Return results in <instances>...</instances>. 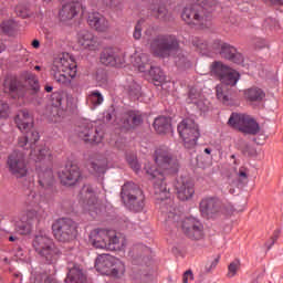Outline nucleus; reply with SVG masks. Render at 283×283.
<instances>
[{"label": "nucleus", "mask_w": 283, "mask_h": 283, "mask_svg": "<svg viewBox=\"0 0 283 283\" xmlns=\"http://www.w3.org/2000/svg\"><path fill=\"white\" fill-rule=\"evenodd\" d=\"M116 116V109L114 106H109L106 112H104V118L106 119L107 123L112 120Z\"/></svg>", "instance_id": "60"}, {"label": "nucleus", "mask_w": 283, "mask_h": 283, "mask_svg": "<svg viewBox=\"0 0 283 283\" xmlns=\"http://www.w3.org/2000/svg\"><path fill=\"white\" fill-rule=\"evenodd\" d=\"M127 163L134 171H140V164L138 163V159L136 157H127Z\"/></svg>", "instance_id": "57"}, {"label": "nucleus", "mask_w": 283, "mask_h": 283, "mask_svg": "<svg viewBox=\"0 0 283 283\" xmlns=\"http://www.w3.org/2000/svg\"><path fill=\"white\" fill-rule=\"evenodd\" d=\"M102 14L98 13V12H93V13H90L88 14V18H87V23L91 28H93L94 25H96L97 22L101 21L102 19Z\"/></svg>", "instance_id": "53"}, {"label": "nucleus", "mask_w": 283, "mask_h": 283, "mask_svg": "<svg viewBox=\"0 0 283 283\" xmlns=\"http://www.w3.org/2000/svg\"><path fill=\"white\" fill-rule=\"evenodd\" d=\"M155 163L161 174H178L180 169V163L178 158L174 157L171 150L167 146H159L155 150Z\"/></svg>", "instance_id": "8"}, {"label": "nucleus", "mask_w": 283, "mask_h": 283, "mask_svg": "<svg viewBox=\"0 0 283 283\" xmlns=\"http://www.w3.org/2000/svg\"><path fill=\"white\" fill-rule=\"evenodd\" d=\"M216 94L218 101L227 105L231 101V90L224 84H219L216 87Z\"/></svg>", "instance_id": "36"}, {"label": "nucleus", "mask_w": 283, "mask_h": 283, "mask_svg": "<svg viewBox=\"0 0 283 283\" xmlns=\"http://www.w3.org/2000/svg\"><path fill=\"white\" fill-rule=\"evenodd\" d=\"M245 96L248 101L255 103V102L262 101L264 96H266V94L261 88L252 87L245 92Z\"/></svg>", "instance_id": "40"}, {"label": "nucleus", "mask_w": 283, "mask_h": 283, "mask_svg": "<svg viewBox=\"0 0 283 283\" xmlns=\"http://www.w3.org/2000/svg\"><path fill=\"white\" fill-rule=\"evenodd\" d=\"M175 189L177 191V198L182 202L191 200L196 189L193 188V182L187 177H180L175 184Z\"/></svg>", "instance_id": "17"}, {"label": "nucleus", "mask_w": 283, "mask_h": 283, "mask_svg": "<svg viewBox=\"0 0 283 283\" xmlns=\"http://www.w3.org/2000/svg\"><path fill=\"white\" fill-rule=\"evenodd\" d=\"M181 19L188 25H197L198 28H211L213 15L207 7L200 3L189 4L184 8Z\"/></svg>", "instance_id": "4"}, {"label": "nucleus", "mask_w": 283, "mask_h": 283, "mask_svg": "<svg viewBox=\"0 0 283 283\" xmlns=\"http://www.w3.org/2000/svg\"><path fill=\"white\" fill-rule=\"evenodd\" d=\"M145 123V116L140 111H127L123 114L122 117V127L126 129V132H134V129H138V127H143Z\"/></svg>", "instance_id": "15"}, {"label": "nucleus", "mask_w": 283, "mask_h": 283, "mask_svg": "<svg viewBox=\"0 0 283 283\" xmlns=\"http://www.w3.org/2000/svg\"><path fill=\"white\" fill-rule=\"evenodd\" d=\"M77 42L84 50H91L92 52L98 50V38L88 30H82L77 33Z\"/></svg>", "instance_id": "21"}, {"label": "nucleus", "mask_w": 283, "mask_h": 283, "mask_svg": "<svg viewBox=\"0 0 283 283\" xmlns=\"http://www.w3.org/2000/svg\"><path fill=\"white\" fill-rule=\"evenodd\" d=\"M78 224L71 218H59L52 224V232L57 242H72L76 240Z\"/></svg>", "instance_id": "7"}, {"label": "nucleus", "mask_w": 283, "mask_h": 283, "mask_svg": "<svg viewBox=\"0 0 283 283\" xmlns=\"http://www.w3.org/2000/svg\"><path fill=\"white\" fill-rule=\"evenodd\" d=\"M65 283H88L87 274L81 269V265L73 264L69 266V272L66 274Z\"/></svg>", "instance_id": "22"}, {"label": "nucleus", "mask_w": 283, "mask_h": 283, "mask_svg": "<svg viewBox=\"0 0 283 283\" xmlns=\"http://www.w3.org/2000/svg\"><path fill=\"white\" fill-rule=\"evenodd\" d=\"M115 256L104 254L96 260L95 266L102 275H109L112 273V266L114 264Z\"/></svg>", "instance_id": "25"}, {"label": "nucleus", "mask_w": 283, "mask_h": 283, "mask_svg": "<svg viewBox=\"0 0 283 283\" xmlns=\"http://www.w3.org/2000/svg\"><path fill=\"white\" fill-rule=\"evenodd\" d=\"M61 185L64 187H74L81 180V168L78 166L70 164L59 172Z\"/></svg>", "instance_id": "14"}, {"label": "nucleus", "mask_w": 283, "mask_h": 283, "mask_svg": "<svg viewBox=\"0 0 283 283\" xmlns=\"http://www.w3.org/2000/svg\"><path fill=\"white\" fill-rule=\"evenodd\" d=\"M39 185L43 189H48V187H52L54 185V172L52 168H46L45 170L38 171Z\"/></svg>", "instance_id": "28"}, {"label": "nucleus", "mask_w": 283, "mask_h": 283, "mask_svg": "<svg viewBox=\"0 0 283 283\" xmlns=\"http://www.w3.org/2000/svg\"><path fill=\"white\" fill-rule=\"evenodd\" d=\"M3 90L12 98H23L25 96V84L17 77H7L3 82Z\"/></svg>", "instance_id": "18"}, {"label": "nucleus", "mask_w": 283, "mask_h": 283, "mask_svg": "<svg viewBox=\"0 0 283 283\" xmlns=\"http://www.w3.org/2000/svg\"><path fill=\"white\" fill-rule=\"evenodd\" d=\"M17 24L12 20L4 21L1 23V30L2 32H4V34H12Z\"/></svg>", "instance_id": "50"}, {"label": "nucleus", "mask_w": 283, "mask_h": 283, "mask_svg": "<svg viewBox=\"0 0 283 283\" xmlns=\"http://www.w3.org/2000/svg\"><path fill=\"white\" fill-rule=\"evenodd\" d=\"M51 98H52L53 105L55 107H63L64 99H63V95H61V93H53L51 95Z\"/></svg>", "instance_id": "55"}, {"label": "nucleus", "mask_w": 283, "mask_h": 283, "mask_svg": "<svg viewBox=\"0 0 283 283\" xmlns=\"http://www.w3.org/2000/svg\"><path fill=\"white\" fill-rule=\"evenodd\" d=\"M51 74L54 81H56V83H60L61 85H64V87H69V85H72V76L65 75V73H63L62 71L51 70Z\"/></svg>", "instance_id": "41"}, {"label": "nucleus", "mask_w": 283, "mask_h": 283, "mask_svg": "<svg viewBox=\"0 0 283 283\" xmlns=\"http://www.w3.org/2000/svg\"><path fill=\"white\" fill-rule=\"evenodd\" d=\"M220 262V255H218L214 260L212 261H207L206 264V273H211L213 269L218 266V263Z\"/></svg>", "instance_id": "59"}, {"label": "nucleus", "mask_w": 283, "mask_h": 283, "mask_svg": "<svg viewBox=\"0 0 283 283\" xmlns=\"http://www.w3.org/2000/svg\"><path fill=\"white\" fill-rule=\"evenodd\" d=\"M201 98H202V95L200 94V92H198V90L190 88L186 101L188 105H191V104L196 105V103H198Z\"/></svg>", "instance_id": "47"}, {"label": "nucleus", "mask_w": 283, "mask_h": 283, "mask_svg": "<svg viewBox=\"0 0 283 283\" xmlns=\"http://www.w3.org/2000/svg\"><path fill=\"white\" fill-rule=\"evenodd\" d=\"M139 72H148L150 78L156 83H163L165 81V73L158 66H151L150 64H139Z\"/></svg>", "instance_id": "27"}, {"label": "nucleus", "mask_w": 283, "mask_h": 283, "mask_svg": "<svg viewBox=\"0 0 283 283\" xmlns=\"http://www.w3.org/2000/svg\"><path fill=\"white\" fill-rule=\"evenodd\" d=\"M195 105L200 112H209V99H206L205 97H201Z\"/></svg>", "instance_id": "54"}, {"label": "nucleus", "mask_w": 283, "mask_h": 283, "mask_svg": "<svg viewBox=\"0 0 283 283\" xmlns=\"http://www.w3.org/2000/svg\"><path fill=\"white\" fill-rule=\"evenodd\" d=\"M211 48L216 54H219L221 59L235 63L237 65H242L244 63V55L238 51V49L230 43L222 40H214Z\"/></svg>", "instance_id": "10"}, {"label": "nucleus", "mask_w": 283, "mask_h": 283, "mask_svg": "<svg viewBox=\"0 0 283 283\" xmlns=\"http://www.w3.org/2000/svg\"><path fill=\"white\" fill-rule=\"evenodd\" d=\"M123 247H125V239H120L115 232L109 231V241L106 243V251H120Z\"/></svg>", "instance_id": "35"}, {"label": "nucleus", "mask_w": 283, "mask_h": 283, "mask_svg": "<svg viewBox=\"0 0 283 283\" xmlns=\"http://www.w3.org/2000/svg\"><path fill=\"white\" fill-rule=\"evenodd\" d=\"M95 81H97L99 85H105V83H107V71H105V69H98L95 73Z\"/></svg>", "instance_id": "51"}, {"label": "nucleus", "mask_w": 283, "mask_h": 283, "mask_svg": "<svg viewBox=\"0 0 283 283\" xmlns=\"http://www.w3.org/2000/svg\"><path fill=\"white\" fill-rule=\"evenodd\" d=\"M109 275H112L113 277H120L122 275H125V263H123V261H120L116 256L113 261Z\"/></svg>", "instance_id": "39"}, {"label": "nucleus", "mask_w": 283, "mask_h": 283, "mask_svg": "<svg viewBox=\"0 0 283 283\" xmlns=\"http://www.w3.org/2000/svg\"><path fill=\"white\" fill-rule=\"evenodd\" d=\"M76 62L70 56V54L57 57L53 61L52 72H67L71 78L76 76Z\"/></svg>", "instance_id": "16"}, {"label": "nucleus", "mask_w": 283, "mask_h": 283, "mask_svg": "<svg viewBox=\"0 0 283 283\" xmlns=\"http://www.w3.org/2000/svg\"><path fill=\"white\" fill-rule=\"evenodd\" d=\"M140 193H144L140 186L134 181H128L122 186L120 198L123 202H126L127 200H132V198H136V196H139Z\"/></svg>", "instance_id": "24"}, {"label": "nucleus", "mask_w": 283, "mask_h": 283, "mask_svg": "<svg viewBox=\"0 0 283 283\" xmlns=\"http://www.w3.org/2000/svg\"><path fill=\"white\" fill-rule=\"evenodd\" d=\"M14 123L18 129L25 134L18 138V147H27L28 144L32 147V145L39 143V132L34 130V117L28 109L19 111L14 117Z\"/></svg>", "instance_id": "3"}, {"label": "nucleus", "mask_w": 283, "mask_h": 283, "mask_svg": "<svg viewBox=\"0 0 283 283\" xmlns=\"http://www.w3.org/2000/svg\"><path fill=\"white\" fill-rule=\"evenodd\" d=\"M189 280H193V272L188 270L182 275V283H189Z\"/></svg>", "instance_id": "63"}, {"label": "nucleus", "mask_w": 283, "mask_h": 283, "mask_svg": "<svg viewBox=\"0 0 283 283\" xmlns=\"http://www.w3.org/2000/svg\"><path fill=\"white\" fill-rule=\"evenodd\" d=\"M15 231L20 235H29V233L32 231V226L25 221H17Z\"/></svg>", "instance_id": "45"}, {"label": "nucleus", "mask_w": 283, "mask_h": 283, "mask_svg": "<svg viewBox=\"0 0 283 283\" xmlns=\"http://www.w3.org/2000/svg\"><path fill=\"white\" fill-rule=\"evenodd\" d=\"M144 171L154 181V195L160 205L161 213L168 216L167 222H178L179 218L174 213V201L169 199L170 192L167 187V181L165 178V172L156 169L151 164H146Z\"/></svg>", "instance_id": "1"}, {"label": "nucleus", "mask_w": 283, "mask_h": 283, "mask_svg": "<svg viewBox=\"0 0 283 283\" xmlns=\"http://www.w3.org/2000/svg\"><path fill=\"white\" fill-rule=\"evenodd\" d=\"M186 149H193L200 138V128L192 118L184 119L177 127Z\"/></svg>", "instance_id": "9"}, {"label": "nucleus", "mask_w": 283, "mask_h": 283, "mask_svg": "<svg viewBox=\"0 0 283 283\" xmlns=\"http://www.w3.org/2000/svg\"><path fill=\"white\" fill-rule=\"evenodd\" d=\"M181 229L190 240H202L205 238V226L193 217L186 218L181 223Z\"/></svg>", "instance_id": "13"}, {"label": "nucleus", "mask_w": 283, "mask_h": 283, "mask_svg": "<svg viewBox=\"0 0 283 283\" xmlns=\"http://www.w3.org/2000/svg\"><path fill=\"white\" fill-rule=\"evenodd\" d=\"M82 191L87 200L88 207H96V205L98 203V199L94 193V188H92V186H84Z\"/></svg>", "instance_id": "42"}, {"label": "nucleus", "mask_w": 283, "mask_h": 283, "mask_svg": "<svg viewBox=\"0 0 283 283\" xmlns=\"http://www.w3.org/2000/svg\"><path fill=\"white\" fill-rule=\"evenodd\" d=\"M178 50H180V42L176 35L159 34L150 41V52L157 59H169Z\"/></svg>", "instance_id": "5"}, {"label": "nucleus", "mask_w": 283, "mask_h": 283, "mask_svg": "<svg viewBox=\"0 0 283 283\" xmlns=\"http://www.w3.org/2000/svg\"><path fill=\"white\" fill-rule=\"evenodd\" d=\"M64 101L66 102V109H72L74 107V98L72 95H66Z\"/></svg>", "instance_id": "64"}, {"label": "nucleus", "mask_w": 283, "mask_h": 283, "mask_svg": "<svg viewBox=\"0 0 283 283\" xmlns=\"http://www.w3.org/2000/svg\"><path fill=\"white\" fill-rule=\"evenodd\" d=\"M240 269V260L232 261L228 266V277H234Z\"/></svg>", "instance_id": "52"}, {"label": "nucleus", "mask_w": 283, "mask_h": 283, "mask_svg": "<svg viewBox=\"0 0 283 283\" xmlns=\"http://www.w3.org/2000/svg\"><path fill=\"white\" fill-rule=\"evenodd\" d=\"M264 27L270 28V30H275L280 28V22L276 19L268 18L264 21Z\"/></svg>", "instance_id": "56"}, {"label": "nucleus", "mask_w": 283, "mask_h": 283, "mask_svg": "<svg viewBox=\"0 0 283 283\" xmlns=\"http://www.w3.org/2000/svg\"><path fill=\"white\" fill-rule=\"evenodd\" d=\"M191 43L199 52H207V50H209V42L202 38H192Z\"/></svg>", "instance_id": "46"}, {"label": "nucleus", "mask_w": 283, "mask_h": 283, "mask_svg": "<svg viewBox=\"0 0 283 283\" xmlns=\"http://www.w3.org/2000/svg\"><path fill=\"white\" fill-rule=\"evenodd\" d=\"M126 208L134 213H140L145 209V192L136 195L127 201H124Z\"/></svg>", "instance_id": "26"}, {"label": "nucleus", "mask_w": 283, "mask_h": 283, "mask_svg": "<svg viewBox=\"0 0 283 283\" xmlns=\"http://www.w3.org/2000/svg\"><path fill=\"white\" fill-rule=\"evenodd\" d=\"M239 148L244 156H258V150L255 149V147L251 146V144L244 140H240Z\"/></svg>", "instance_id": "44"}, {"label": "nucleus", "mask_w": 283, "mask_h": 283, "mask_svg": "<svg viewBox=\"0 0 283 283\" xmlns=\"http://www.w3.org/2000/svg\"><path fill=\"white\" fill-rule=\"evenodd\" d=\"M99 61L102 65L109 67H123L125 65V57L116 54L112 49L104 50L99 55Z\"/></svg>", "instance_id": "19"}, {"label": "nucleus", "mask_w": 283, "mask_h": 283, "mask_svg": "<svg viewBox=\"0 0 283 283\" xmlns=\"http://www.w3.org/2000/svg\"><path fill=\"white\" fill-rule=\"evenodd\" d=\"M88 101L90 103H92V105H102L104 98H103V94H101L99 91H93L91 92V94L88 95Z\"/></svg>", "instance_id": "49"}, {"label": "nucleus", "mask_w": 283, "mask_h": 283, "mask_svg": "<svg viewBox=\"0 0 283 283\" xmlns=\"http://www.w3.org/2000/svg\"><path fill=\"white\" fill-rule=\"evenodd\" d=\"M151 14L155 17V19H159V21H174V15L165 4H159L158 7H155L151 9Z\"/></svg>", "instance_id": "32"}, {"label": "nucleus", "mask_w": 283, "mask_h": 283, "mask_svg": "<svg viewBox=\"0 0 283 283\" xmlns=\"http://www.w3.org/2000/svg\"><path fill=\"white\" fill-rule=\"evenodd\" d=\"M93 28L96 32H107L109 30V21L102 15Z\"/></svg>", "instance_id": "48"}, {"label": "nucleus", "mask_w": 283, "mask_h": 283, "mask_svg": "<svg viewBox=\"0 0 283 283\" xmlns=\"http://www.w3.org/2000/svg\"><path fill=\"white\" fill-rule=\"evenodd\" d=\"M241 132L250 136H256V134H260V124L253 117L247 115Z\"/></svg>", "instance_id": "30"}, {"label": "nucleus", "mask_w": 283, "mask_h": 283, "mask_svg": "<svg viewBox=\"0 0 283 283\" xmlns=\"http://www.w3.org/2000/svg\"><path fill=\"white\" fill-rule=\"evenodd\" d=\"M277 238H280V233L275 232L271 237L270 242L265 243V247H266L268 251H271V248L273 247V244H275V242H277Z\"/></svg>", "instance_id": "62"}, {"label": "nucleus", "mask_w": 283, "mask_h": 283, "mask_svg": "<svg viewBox=\"0 0 283 283\" xmlns=\"http://www.w3.org/2000/svg\"><path fill=\"white\" fill-rule=\"evenodd\" d=\"M90 242L95 249H107V242H109V230L94 229L90 233Z\"/></svg>", "instance_id": "20"}, {"label": "nucleus", "mask_w": 283, "mask_h": 283, "mask_svg": "<svg viewBox=\"0 0 283 283\" xmlns=\"http://www.w3.org/2000/svg\"><path fill=\"white\" fill-rule=\"evenodd\" d=\"M230 69L231 67L229 65L221 61H214L210 65V74L220 81V78H222Z\"/></svg>", "instance_id": "33"}, {"label": "nucleus", "mask_w": 283, "mask_h": 283, "mask_svg": "<svg viewBox=\"0 0 283 283\" xmlns=\"http://www.w3.org/2000/svg\"><path fill=\"white\" fill-rule=\"evenodd\" d=\"M126 92L133 101H138V98H140V86L134 81L126 85Z\"/></svg>", "instance_id": "43"}, {"label": "nucleus", "mask_w": 283, "mask_h": 283, "mask_svg": "<svg viewBox=\"0 0 283 283\" xmlns=\"http://www.w3.org/2000/svg\"><path fill=\"white\" fill-rule=\"evenodd\" d=\"M133 36L134 39H136V41L140 40V38L143 36V25H140V22H137V24L135 25Z\"/></svg>", "instance_id": "61"}, {"label": "nucleus", "mask_w": 283, "mask_h": 283, "mask_svg": "<svg viewBox=\"0 0 283 283\" xmlns=\"http://www.w3.org/2000/svg\"><path fill=\"white\" fill-rule=\"evenodd\" d=\"M23 78L28 84L31 94H39V92H41V84L39 83V77L35 74L25 72Z\"/></svg>", "instance_id": "34"}, {"label": "nucleus", "mask_w": 283, "mask_h": 283, "mask_svg": "<svg viewBox=\"0 0 283 283\" xmlns=\"http://www.w3.org/2000/svg\"><path fill=\"white\" fill-rule=\"evenodd\" d=\"M219 81L221 85H226V87H235L240 81V73L230 67Z\"/></svg>", "instance_id": "31"}, {"label": "nucleus", "mask_w": 283, "mask_h": 283, "mask_svg": "<svg viewBox=\"0 0 283 283\" xmlns=\"http://www.w3.org/2000/svg\"><path fill=\"white\" fill-rule=\"evenodd\" d=\"M10 106L0 99V118H8Z\"/></svg>", "instance_id": "58"}, {"label": "nucleus", "mask_w": 283, "mask_h": 283, "mask_svg": "<svg viewBox=\"0 0 283 283\" xmlns=\"http://www.w3.org/2000/svg\"><path fill=\"white\" fill-rule=\"evenodd\" d=\"M199 211L202 218L208 220L216 218V216H231L235 212V208L231 203H224L218 197H205L199 202Z\"/></svg>", "instance_id": "6"}, {"label": "nucleus", "mask_w": 283, "mask_h": 283, "mask_svg": "<svg viewBox=\"0 0 283 283\" xmlns=\"http://www.w3.org/2000/svg\"><path fill=\"white\" fill-rule=\"evenodd\" d=\"M91 169H93L95 174H105L107 171V159L105 157L93 158Z\"/></svg>", "instance_id": "38"}, {"label": "nucleus", "mask_w": 283, "mask_h": 283, "mask_svg": "<svg viewBox=\"0 0 283 283\" xmlns=\"http://www.w3.org/2000/svg\"><path fill=\"white\" fill-rule=\"evenodd\" d=\"M36 145L33 144L32 147H30V143L22 147V149H31V156L34 157L35 163H43V160H52V151H50L49 147L42 146V147H34Z\"/></svg>", "instance_id": "23"}, {"label": "nucleus", "mask_w": 283, "mask_h": 283, "mask_svg": "<svg viewBox=\"0 0 283 283\" xmlns=\"http://www.w3.org/2000/svg\"><path fill=\"white\" fill-rule=\"evenodd\" d=\"M153 127L158 134H167L171 129V118L167 116L156 117Z\"/></svg>", "instance_id": "29"}, {"label": "nucleus", "mask_w": 283, "mask_h": 283, "mask_svg": "<svg viewBox=\"0 0 283 283\" xmlns=\"http://www.w3.org/2000/svg\"><path fill=\"white\" fill-rule=\"evenodd\" d=\"M244 120H247V115L240 113H232L228 120V125H230V127H233L234 129H239V132H242Z\"/></svg>", "instance_id": "37"}, {"label": "nucleus", "mask_w": 283, "mask_h": 283, "mask_svg": "<svg viewBox=\"0 0 283 283\" xmlns=\"http://www.w3.org/2000/svg\"><path fill=\"white\" fill-rule=\"evenodd\" d=\"M75 132L78 138L84 140V143H95V145H98L103 142V132L98 130V128L94 127L90 122L81 123Z\"/></svg>", "instance_id": "12"}, {"label": "nucleus", "mask_w": 283, "mask_h": 283, "mask_svg": "<svg viewBox=\"0 0 283 283\" xmlns=\"http://www.w3.org/2000/svg\"><path fill=\"white\" fill-rule=\"evenodd\" d=\"M32 247L44 264H56L62 255L61 249L56 247L54 240L43 231L35 234Z\"/></svg>", "instance_id": "2"}, {"label": "nucleus", "mask_w": 283, "mask_h": 283, "mask_svg": "<svg viewBox=\"0 0 283 283\" xmlns=\"http://www.w3.org/2000/svg\"><path fill=\"white\" fill-rule=\"evenodd\" d=\"M7 165L10 174L17 178H25L28 176V166L25 165V154L14 150L8 157Z\"/></svg>", "instance_id": "11"}]
</instances>
